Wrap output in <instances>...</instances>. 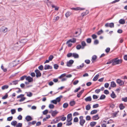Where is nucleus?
<instances>
[{"mask_svg":"<svg viewBox=\"0 0 127 127\" xmlns=\"http://www.w3.org/2000/svg\"><path fill=\"white\" fill-rule=\"evenodd\" d=\"M122 59H119L118 58H116L113 59L112 61V64L113 65L119 64H121L123 62Z\"/></svg>","mask_w":127,"mask_h":127,"instance_id":"1","label":"nucleus"},{"mask_svg":"<svg viewBox=\"0 0 127 127\" xmlns=\"http://www.w3.org/2000/svg\"><path fill=\"white\" fill-rule=\"evenodd\" d=\"M74 61L72 60H70L69 61L67 62L66 63V65L68 67H71Z\"/></svg>","mask_w":127,"mask_h":127,"instance_id":"2","label":"nucleus"},{"mask_svg":"<svg viewBox=\"0 0 127 127\" xmlns=\"http://www.w3.org/2000/svg\"><path fill=\"white\" fill-rule=\"evenodd\" d=\"M72 119V114L70 113L68 114L67 116V122H71Z\"/></svg>","mask_w":127,"mask_h":127,"instance_id":"3","label":"nucleus"},{"mask_svg":"<svg viewBox=\"0 0 127 127\" xmlns=\"http://www.w3.org/2000/svg\"><path fill=\"white\" fill-rule=\"evenodd\" d=\"M35 72L36 73V76L37 77H40L41 75L40 71L37 69L35 71Z\"/></svg>","mask_w":127,"mask_h":127,"instance_id":"4","label":"nucleus"},{"mask_svg":"<svg viewBox=\"0 0 127 127\" xmlns=\"http://www.w3.org/2000/svg\"><path fill=\"white\" fill-rule=\"evenodd\" d=\"M84 8H81L79 7H73L71 8V9L72 10H82L84 9Z\"/></svg>","mask_w":127,"mask_h":127,"instance_id":"5","label":"nucleus"},{"mask_svg":"<svg viewBox=\"0 0 127 127\" xmlns=\"http://www.w3.org/2000/svg\"><path fill=\"white\" fill-rule=\"evenodd\" d=\"M52 67L51 66L48 64H45L44 66V69L45 70L52 69Z\"/></svg>","mask_w":127,"mask_h":127,"instance_id":"6","label":"nucleus"},{"mask_svg":"<svg viewBox=\"0 0 127 127\" xmlns=\"http://www.w3.org/2000/svg\"><path fill=\"white\" fill-rule=\"evenodd\" d=\"M26 79L29 82H31L33 81V79L32 78L29 76L27 77H26Z\"/></svg>","mask_w":127,"mask_h":127,"instance_id":"7","label":"nucleus"},{"mask_svg":"<svg viewBox=\"0 0 127 127\" xmlns=\"http://www.w3.org/2000/svg\"><path fill=\"white\" fill-rule=\"evenodd\" d=\"M25 119L27 122H29L32 120V119L30 116L28 115L26 117Z\"/></svg>","mask_w":127,"mask_h":127,"instance_id":"8","label":"nucleus"},{"mask_svg":"<svg viewBox=\"0 0 127 127\" xmlns=\"http://www.w3.org/2000/svg\"><path fill=\"white\" fill-rule=\"evenodd\" d=\"M76 41V39L75 38H73L72 39H70L68 40L67 42V43H68L70 42H71L73 43H74Z\"/></svg>","mask_w":127,"mask_h":127,"instance_id":"9","label":"nucleus"},{"mask_svg":"<svg viewBox=\"0 0 127 127\" xmlns=\"http://www.w3.org/2000/svg\"><path fill=\"white\" fill-rule=\"evenodd\" d=\"M117 83L119 84L120 85H122L124 84V82L120 79H118L117 80Z\"/></svg>","mask_w":127,"mask_h":127,"instance_id":"10","label":"nucleus"},{"mask_svg":"<svg viewBox=\"0 0 127 127\" xmlns=\"http://www.w3.org/2000/svg\"><path fill=\"white\" fill-rule=\"evenodd\" d=\"M92 118L94 120H97L99 119V117H98V115L97 114L93 116Z\"/></svg>","mask_w":127,"mask_h":127,"instance_id":"11","label":"nucleus"},{"mask_svg":"<svg viewBox=\"0 0 127 127\" xmlns=\"http://www.w3.org/2000/svg\"><path fill=\"white\" fill-rule=\"evenodd\" d=\"M84 90H81L78 93H77V96L79 98L80 97L81 95H82V93L83 92Z\"/></svg>","mask_w":127,"mask_h":127,"instance_id":"12","label":"nucleus"},{"mask_svg":"<svg viewBox=\"0 0 127 127\" xmlns=\"http://www.w3.org/2000/svg\"><path fill=\"white\" fill-rule=\"evenodd\" d=\"M58 113V112L56 110L53 111L51 113L52 115V116L54 117Z\"/></svg>","mask_w":127,"mask_h":127,"instance_id":"13","label":"nucleus"},{"mask_svg":"<svg viewBox=\"0 0 127 127\" xmlns=\"http://www.w3.org/2000/svg\"><path fill=\"white\" fill-rule=\"evenodd\" d=\"M89 13V11L87 10L85 12L82 13L81 14V16L82 17H83L84 16L86 15L87 14H88Z\"/></svg>","mask_w":127,"mask_h":127,"instance_id":"14","label":"nucleus"},{"mask_svg":"<svg viewBox=\"0 0 127 127\" xmlns=\"http://www.w3.org/2000/svg\"><path fill=\"white\" fill-rule=\"evenodd\" d=\"M85 122V120H80L79 124L80 126L82 127H83Z\"/></svg>","mask_w":127,"mask_h":127,"instance_id":"15","label":"nucleus"},{"mask_svg":"<svg viewBox=\"0 0 127 127\" xmlns=\"http://www.w3.org/2000/svg\"><path fill=\"white\" fill-rule=\"evenodd\" d=\"M81 44L82 46V49H83L84 48V47L86 46V44L85 41H83L81 42Z\"/></svg>","mask_w":127,"mask_h":127,"instance_id":"16","label":"nucleus"},{"mask_svg":"<svg viewBox=\"0 0 127 127\" xmlns=\"http://www.w3.org/2000/svg\"><path fill=\"white\" fill-rule=\"evenodd\" d=\"M72 57L75 58H78L79 57V56L78 54L76 53H73Z\"/></svg>","mask_w":127,"mask_h":127,"instance_id":"17","label":"nucleus"},{"mask_svg":"<svg viewBox=\"0 0 127 127\" xmlns=\"http://www.w3.org/2000/svg\"><path fill=\"white\" fill-rule=\"evenodd\" d=\"M85 100L87 102L90 101L92 100V98L91 96H89L85 99Z\"/></svg>","mask_w":127,"mask_h":127,"instance_id":"18","label":"nucleus"},{"mask_svg":"<svg viewBox=\"0 0 127 127\" xmlns=\"http://www.w3.org/2000/svg\"><path fill=\"white\" fill-rule=\"evenodd\" d=\"M63 97V96L62 95L60 96L59 97H57L56 99V100L57 102H59L61 100V98Z\"/></svg>","mask_w":127,"mask_h":127,"instance_id":"19","label":"nucleus"},{"mask_svg":"<svg viewBox=\"0 0 127 127\" xmlns=\"http://www.w3.org/2000/svg\"><path fill=\"white\" fill-rule=\"evenodd\" d=\"M119 107L121 110H123L125 108V106L123 105L122 103H121L120 104L119 106Z\"/></svg>","mask_w":127,"mask_h":127,"instance_id":"20","label":"nucleus"},{"mask_svg":"<svg viewBox=\"0 0 127 127\" xmlns=\"http://www.w3.org/2000/svg\"><path fill=\"white\" fill-rule=\"evenodd\" d=\"M99 75L98 74H97L96 75L94 78L93 80L94 81H96L98 78Z\"/></svg>","mask_w":127,"mask_h":127,"instance_id":"21","label":"nucleus"},{"mask_svg":"<svg viewBox=\"0 0 127 127\" xmlns=\"http://www.w3.org/2000/svg\"><path fill=\"white\" fill-rule=\"evenodd\" d=\"M26 93L27 94V96L29 97H31L32 95V94L30 92H26Z\"/></svg>","mask_w":127,"mask_h":127,"instance_id":"22","label":"nucleus"},{"mask_svg":"<svg viewBox=\"0 0 127 127\" xmlns=\"http://www.w3.org/2000/svg\"><path fill=\"white\" fill-rule=\"evenodd\" d=\"M96 58L97 56L96 55H94L92 57V59L91 60V61H92V62L93 63L94 61H95Z\"/></svg>","mask_w":127,"mask_h":127,"instance_id":"23","label":"nucleus"},{"mask_svg":"<svg viewBox=\"0 0 127 127\" xmlns=\"http://www.w3.org/2000/svg\"><path fill=\"white\" fill-rule=\"evenodd\" d=\"M119 23L121 24H123L125 23V21L124 19H121L119 21Z\"/></svg>","mask_w":127,"mask_h":127,"instance_id":"24","label":"nucleus"},{"mask_svg":"<svg viewBox=\"0 0 127 127\" xmlns=\"http://www.w3.org/2000/svg\"><path fill=\"white\" fill-rule=\"evenodd\" d=\"M84 66V64L83 63L81 65L79 66H78L77 67V68L78 69H81Z\"/></svg>","mask_w":127,"mask_h":127,"instance_id":"25","label":"nucleus"},{"mask_svg":"<svg viewBox=\"0 0 127 127\" xmlns=\"http://www.w3.org/2000/svg\"><path fill=\"white\" fill-rule=\"evenodd\" d=\"M97 110H92L90 113V114L91 115H93L96 113L97 112Z\"/></svg>","mask_w":127,"mask_h":127,"instance_id":"26","label":"nucleus"},{"mask_svg":"<svg viewBox=\"0 0 127 127\" xmlns=\"http://www.w3.org/2000/svg\"><path fill=\"white\" fill-rule=\"evenodd\" d=\"M96 124V123L95 122H92L90 123V126L91 127L94 126Z\"/></svg>","mask_w":127,"mask_h":127,"instance_id":"27","label":"nucleus"},{"mask_svg":"<svg viewBox=\"0 0 127 127\" xmlns=\"http://www.w3.org/2000/svg\"><path fill=\"white\" fill-rule=\"evenodd\" d=\"M75 104V102L74 101H70L69 103V104L71 106H72L74 105Z\"/></svg>","mask_w":127,"mask_h":127,"instance_id":"28","label":"nucleus"},{"mask_svg":"<svg viewBox=\"0 0 127 127\" xmlns=\"http://www.w3.org/2000/svg\"><path fill=\"white\" fill-rule=\"evenodd\" d=\"M91 108L90 105L89 104H88L86 105V109L87 110H89Z\"/></svg>","mask_w":127,"mask_h":127,"instance_id":"29","label":"nucleus"},{"mask_svg":"<svg viewBox=\"0 0 127 127\" xmlns=\"http://www.w3.org/2000/svg\"><path fill=\"white\" fill-rule=\"evenodd\" d=\"M68 106V104L67 103H65L64 104L63 106V107L64 108H67Z\"/></svg>","mask_w":127,"mask_h":127,"instance_id":"30","label":"nucleus"},{"mask_svg":"<svg viewBox=\"0 0 127 127\" xmlns=\"http://www.w3.org/2000/svg\"><path fill=\"white\" fill-rule=\"evenodd\" d=\"M8 87V86L7 85H4L1 87V89L2 90H4L5 89H7Z\"/></svg>","mask_w":127,"mask_h":127,"instance_id":"31","label":"nucleus"},{"mask_svg":"<svg viewBox=\"0 0 127 127\" xmlns=\"http://www.w3.org/2000/svg\"><path fill=\"white\" fill-rule=\"evenodd\" d=\"M71 14V13L69 12H67L65 14V16L67 18Z\"/></svg>","mask_w":127,"mask_h":127,"instance_id":"32","label":"nucleus"},{"mask_svg":"<svg viewBox=\"0 0 127 127\" xmlns=\"http://www.w3.org/2000/svg\"><path fill=\"white\" fill-rule=\"evenodd\" d=\"M105 26L106 27H109L111 28V23H106L105 25Z\"/></svg>","mask_w":127,"mask_h":127,"instance_id":"33","label":"nucleus"},{"mask_svg":"<svg viewBox=\"0 0 127 127\" xmlns=\"http://www.w3.org/2000/svg\"><path fill=\"white\" fill-rule=\"evenodd\" d=\"M17 122L16 121H12L11 123V124L13 126H15Z\"/></svg>","mask_w":127,"mask_h":127,"instance_id":"34","label":"nucleus"},{"mask_svg":"<svg viewBox=\"0 0 127 127\" xmlns=\"http://www.w3.org/2000/svg\"><path fill=\"white\" fill-rule=\"evenodd\" d=\"M116 97V96L114 92H113L112 93V98H115Z\"/></svg>","mask_w":127,"mask_h":127,"instance_id":"35","label":"nucleus"},{"mask_svg":"<svg viewBox=\"0 0 127 127\" xmlns=\"http://www.w3.org/2000/svg\"><path fill=\"white\" fill-rule=\"evenodd\" d=\"M86 42L87 43H91L92 41L91 39L90 38H88L86 39Z\"/></svg>","mask_w":127,"mask_h":127,"instance_id":"36","label":"nucleus"},{"mask_svg":"<svg viewBox=\"0 0 127 127\" xmlns=\"http://www.w3.org/2000/svg\"><path fill=\"white\" fill-rule=\"evenodd\" d=\"M106 96L104 95H102L100 96L99 99L102 100L104 99Z\"/></svg>","mask_w":127,"mask_h":127,"instance_id":"37","label":"nucleus"},{"mask_svg":"<svg viewBox=\"0 0 127 127\" xmlns=\"http://www.w3.org/2000/svg\"><path fill=\"white\" fill-rule=\"evenodd\" d=\"M76 48L77 50H79L81 48L82 49V47L79 44L77 45Z\"/></svg>","mask_w":127,"mask_h":127,"instance_id":"38","label":"nucleus"},{"mask_svg":"<svg viewBox=\"0 0 127 127\" xmlns=\"http://www.w3.org/2000/svg\"><path fill=\"white\" fill-rule=\"evenodd\" d=\"M19 81L18 80H16L12 81V84L16 85L18 83V82Z\"/></svg>","mask_w":127,"mask_h":127,"instance_id":"39","label":"nucleus"},{"mask_svg":"<svg viewBox=\"0 0 127 127\" xmlns=\"http://www.w3.org/2000/svg\"><path fill=\"white\" fill-rule=\"evenodd\" d=\"M119 111H118L117 112H116L115 113H113L112 114V116L114 118L115 117H116L117 115V113L118 112H119Z\"/></svg>","mask_w":127,"mask_h":127,"instance_id":"40","label":"nucleus"},{"mask_svg":"<svg viewBox=\"0 0 127 127\" xmlns=\"http://www.w3.org/2000/svg\"><path fill=\"white\" fill-rule=\"evenodd\" d=\"M59 66L57 64H55L54 65V68L55 69H57L59 67Z\"/></svg>","mask_w":127,"mask_h":127,"instance_id":"41","label":"nucleus"},{"mask_svg":"<svg viewBox=\"0 0 127 127\" xmlns=\"http://www.w3.org/2000/svg\"><path fill=\"white\" fill-rule=\"evenodd\" d=\"M92 37L93 39H95L97 38V36L96 35L94 34L92 35Z\"/></svg>","mask_w":127,"mask_h":127,"instance_id":"42","label":"nucleus"},{"mask_svg":"<svg viewBox=\"0 0 127 127\" xmlns=\"http://www.w3.org/2000/svg\"><path fill=\"white\" fill-rule=\"evenodd\" d=\"M103 32V31L101 29L97 32V34L98 35H99L102 33Z\"/></svg>","mask_w":127,"mask_h":127,"instance_id":"43","label":"nucleus"},{"mask_svg":"<svg viewBox=\"0 0 127 127\" xmlns=\"http://www.w3.org/2000/svg\"><path fill=\"white\" fill-rule=\"evenodd\" d=\"M99 43L98 40L97 39H95V40L94 42V44L95 45H97Z\"/></svg>","mask_w":127,"mask_h":127,"instance_id":"44","label":"nucleus"},{"mask_svg":"<svg viewBox=\"0 0 127 127\" xmlns=\"http://www.w3.org/2000/svg\"><path fill=\"white\" fill-rule=\"evenodd\" d=\"M73 53H68L67 55V57L68 58L72 56Z\"/></svg>","mask_w":127,"mask_h":127,"instance_id":"45","label":"nucleus"},{"mask_svg":"<svg viewBox=\"0 0 127 127\" xmlns=\"http://www.w3.org/2000/svg\"><path fill=\"white\" fill-rule=\"evenodd\" d=\"M53 58V56L52 55H51L49 57L48 59L50 61H51Z\"/></svg>","mask_w":127,"mask_h":127,"instance_id":"46","label":"nucleus"},{"mask_svg":"<svg viewBox=\"0 0 127 127\" xmlns=\"http://www.w3.org/2000/svg\"><path fill=\"white\" fill-rule=\"evenodd\" d=\"M122 100L125 102H127V97H123L122 98Z\"/></svg>","mask_w":127,"mask_h":127,"instance_id":"47","label":"nucleus"},{"mask_svg":"<svg viewBox=\"0 0 127 127\" xmlns=\"http://www.w3.org/2000/svg\"><path fill=\"white\" fill-rule=\"evenodd\" d=\"M99 106V104H94L93 106V108H95L98 107Z\"/></svg>","mask_w":127,"mask_h":127,"instance_id":"48","label":"nucleus"},{"mask_svg":"<svg viewBox=\"0 0 127 127\" xmlns=\"http://www.w3.org/2000/svg\"><path fill=\"white\" fill-rule=\"evenodd\" d=\"M66 76V74L65 73L61 75L59 77V78H63L65 76Z\"/></svg>","mask_w":127,"mask_h":127,"instance_id":"49","label":"nucleus"},{"mask_svg":"<svg viewBox=\"0 0 127 127\" xmlns=\"http://www.w3.org/2000/svg\"><path fill=\"white\" fill-rule=\"evenodd\" d=\"M43 68V66L42 65H40L38 67V68L40 70H42Z\"/></svg>","mask_w":127,"mask_h":127,"instance_id":"50","label":"nucleus"},{"mask_svg":"<svg viewBox=\"0 0 127 127\" xmlns=\"http://www.w3.org/2000/svg\"><path fill=\"white\" fill-rule=\"evenodd\" d=\"M56 99H54L52 100L51 101V103H52L54 104H56L57 103V102L56 100Z\"/></svg>","mask_w":127,"mask_h":127,"instance_id":"51","label":"nucleus"},{"mask_svg":"<svg viewBox=\"0 0 127 127\" xmlns=\"http://www.w3.org/2000/svg\"><path fill=\"white\" fill-rule=\"evenodd\" d=\"M116 86V84L114 82H112V87H115Z\"/></svg>","mask_w":127,"mask_h":127,"instance_id":"52","label":"nucleus"},{"mask_svg":"<svg viewBox=\"0 0 127 127\" xmlns=\"http://www.w3.org/2000/svg\"><path fill=\"white\" fill-rule=\"evenodd\" d=\"M27 76L26 75H24L22 77H21L20 78V80H23L25 78H26Z\"/></svg>","mask_w":127,"mask_h":127,"instance_id":"53","label":"nucleus"},{"mask_svg":"<svg viewBox=\"0 0 127 127\" xmlns=\"http://www.w3.org/2000/svg\"><path fill=\"white\" fill-rule=\"evenodd\" d=\"M74 122H77L78 121V119L77 117H76L74 119Z\"/></svg>","mask_w":127,"mask_h":127,"instance_id":"54","label":"nucleus"},{"mask_svg":"<svg viewBox=\"0 0 127 127\" xmlns=\"http://www.w3.org/2000/svg\"><path fill=\"white\" fill-rule=\"evenodd\" d=\"M91 117L90 116H87L86 117V119L87 120L89 121L91 119Z\"/></svg>","mask_w":127,"mask_h":127,"instance_id":"55","label":"nucleus"},{"mask_svg":"<svg viewBox=\"0 0 127 127\" xmlns=\"http://www.w3.org/2000/svg\"><path fill=\"white\" fill-rule=\"evenodd\" d=\"M79 81L78 80H76L74 81L73 82V84L74 85H75L77 84L79 82Z\"/></svg>","mask_w":127,"mask_h":127,"instance_id":"56","label":"nucleus"},{"mask_svg":"<svg viewBox=\"0 0 127 127\" xmlns=\"http://www.w3.org/2000/svg\"><path fill=\"white\" fill-rule=\"evenodd\" d=\"M90 61L89 60H86L85 61V62L87 64H89L90 63Z\"/></svg>","mask_w":127,"mask_h":127,"instance_id":"57","label":"nucleus"},{"mask_svg":"<svg viewBox=\"0 0 127 127\" xmlns=\"http://www.w3.org/2000/svg\"><path fill=\"white\" fill-rule=\"evenodd\" d=\"M8 96V95L6 94L4 96L2 97V99H5Z\"/></svg>","mask_w":127,"mask_h":127,"instance_id":"58","label":"nucleus"},{"mask_svg":"<svg viewBox=\"0 0 127 127\" xmlns=\"http://www.w3.org/2000/svg\"><path fill=\"white\" fill-rule=\"evenodd\" d=\"M54 105L52 104H50L49 105V108L50 109H52L54 108Z\"/></svg>","mask_w":127,"mask_h":127,"instance_id":"59","label":"nucleus"},{"mask_svg":"<svg viewBox=\"0 0 127 127\" xmlns=\"http://www.w3.org/2000/svg\"><path fill=\"white\" fill-rule=\"evenodd\" d=\"M48 111L46 109L43 112V114L44 115H46V114L48 113Z\"/></svg>","mask_w":127,"mask_h":127,"instance_id":"60","label":"nucleus"},{"mask_svg":"<svg viewBox=\"0 0 127 127\" xmlns=\"http://www.w3.org/2000/svg\"><path fill=\"white\" fill-rule=\"evenodd\" d=\"M26 98L25 97H22L19 100L20 102H21L22 101H24L25 99Z\"/></svg>","mask_w":127,"mask_h":127,"instance_id":"61","label":"nucleus"},{"mask_svg":"<svg viewBox=\"0 0 127 127\" xmlns=\"http://www.w3.org/2000/svg\"><path fill=\"white\" fill-rule=\"evenodd\" d=\"M22 124L21 123H18L16 125V127H22Z\"/></svg>","mask_w":127,"mask_h":127,"instance_id":"62","label":"nucleus"},{"mask_svg":"<svg viewBox=\"0 0 127 127\" xmlns=\"http://www.w3.org/2000/svg\"><path fill=\"white\" fill-rule=\"evenodd\" d=\"M11 114H14L15 113L16 110L15 109H12L11 110Z\"/></svg>","mask_w":127,"mask_h":127,"instance_id":"63","label":"nucleus"},{"mask_svg":"<svg viewBox=\"0 0 127 127\" xmlns=\"http://www.w3.org/2000/svg\"><path fill=\"white\" fill-rule=\"evenodd\" d=\"M62 123H59L58 124L57 127H61L62 126Z\"/></svg>","mask_w":127,"mask_h":127,"instance_id":"64","label":"nucleus"}]
</instances>
